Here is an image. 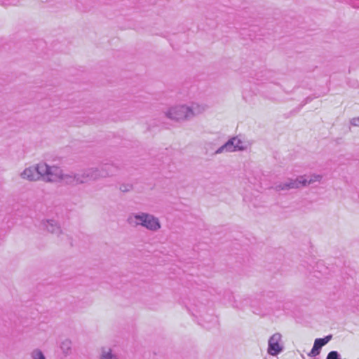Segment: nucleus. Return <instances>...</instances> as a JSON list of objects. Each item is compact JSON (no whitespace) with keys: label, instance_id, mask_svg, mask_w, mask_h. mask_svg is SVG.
I'll return each instance as SVG.
<instances>
[{"label":"nucleus","instance_id":"obj_2","mask_svg":"<svg viewBox=\"0 0 359 359\" xmlns=\"http://www.w3.org/2000/svg\"><path fill=\"white\" fill-rule=\"evenodd\" d=\"M41 180L47 183L70 185L71 172H65L58 165H51L46 162L41 161Z\"/></svg>","mask_w":359,"mask_h":359},{"label":"nucleus","instance_id":"obj_14","mask_svg":"<svg viewBox=\"0 0 359 359\" xmlns=\"http://www.w3.org/2000/svg\"><path fill=\"white\" fill-rule=\"evenodd\" d=\"M72 345V341L68 339H66L61 342L60 348H61L62 353L65 355H68L71 354Z\"/></svg>","mask_w":359,"mask_h":359},{"label":"nucleus","instance_id":"obj_20","mask_svg":"<svg viewBox=\"0 0 359 359\" xmlns=\"http://www.w3.org/2000/svg\"><path fill=\"white\" fill-rule=\"evenodd\" d=\"M350 124L355 127H359V116L351 118L350 120Z\"/></svg>","mask_w":359,"mask_h":359},{"label":"nucleus","instance_id":"obj_7","mask_svg":"<svg viewBox=\"0 0 359 359\" xmlns=\"http://www.w3.org/2000/svg\"><path fill=\"white\" fill-rule=\"evenodd\" d=\"M302 188L299 176L296 178H288L286 180L274 184V190L276 191H288L292 189Z\"/></svg>","mask_w":359,"mask_h":359},{"label":"nucleus","instance_id":"obj_11","mask_svg":"<svg viewBox=\"0 0 359 359\" xmlns=\"http://www.w3.org/2000/svg\"><path fill=\"white\" fill-rule=\"evenodd\" d=\"M238 151L237 147H236V143L234 142V137L230 138L226 143L219 147L215 152V154H219L222 153H231Z\"/></svg>","mask_w":359,"mask_h":359},{"label":"nucleus","instance_id":"obj_9","mask_svg":"<svg viewBox=\"0 0 359 359\" xmlns=\"http://www.w3.org/2000/svg\"><path fill=\"white\" fill-rule=\"evenodd\" d=\"M42 225L44 229L57 237L63 234V231L62 230L60 224L54 219H46L43 221Z\"/></svg>","mask_w":359,"mask_h":359},{"label":"nucleus","instance_id":"obj_6","mask_svg":"<svg viewBox=\"0 0 359 359\" xmlns=\"http://www.w3.org/2000/svg\"><path fill=\"white\" fill-rule=\"evenodd\" d=\"M284 349L282 342V335L279 332L273 334L268 341L267 352L269 355L276 356L281 353Z\"/></svg>","mask_w":359,"mask_h":359},{"label":"nucleus","instance_id":"obj_10","mask_svg":"<svg viewBox=\"0 0 359 359\" xmlns=\"http://www.w3.org/2000/svg\"><path fill=\"white\" fill-rule=\"evenodd\" d=\"M207 109V105L203 103L191 102L188 105L189 119L203 114Z\"/></svg>","mask_w":359,"mask_h":359},{"label":"nucleus","instance_id":"obj_17","mask_svg":"<svg viewBox=\"0 0 359 359\" xmlns=\"http://www.w3.org/2000/svg\"><path fill=\"white\" fill-rule=\"evenodd\" d=\"M326 359H341V355L337 351H332L328 353Z\"/></svg>","mask_w":359,"mask_h":359},{"label":"nucleus","instance_id":"obj_16","mask_svg":"<svg viewBox=\"0 0 359 359\" xmlns=\"http://www.w3.org/2000/svg\"><path fill=\"white\" fill-rule=\"evenodd\" d=\"M31 356L32 359H46L43 352L39 349L34 350L31 353Z\"/></svg>","mask_w":359,"mask_h":359},{"label":"nucleus","instance_id":"obj_15","mask_svg":"<svg viewBox=\"0 0 359 359\" xmlns=\"http://www.w3.org/2000/svg\"><path fill=\"white\" fill-rule=\"evenodd\" d=\"M234 142L236 143V147H237L238 151H245L248 149L247 144L241 140L238 137H234Z\"/></svg>","mask_w":359,"mask_h":359},{"label":"nucleus","instance_id":"obj_8","mask_svg":"<svg viewBox=\"0 0 359 359\" xmlns=\"http://www.w3.org/2000/svg\"><path fill=\"white\" fill-rule=\"evenodd\" d=\"M323 175L318 173L299 175L302 188L315 185L317 184H320L323 180Z\"/></svg>","mask_w":359,"mask_h":359},{"label":"nucleus","instance_id":"obj_19","mask_svg":"<svg viewBox=\"0 0 359 359\" xmlns=\"http://www.w3.org/2000/svg\"><path fill=\"white\" fill-rule=\"evenodd\" d=\"M119 189L122 192H128L133 189V185L131 184H123L120 185Z\"/></svg>","mask_w":359,"mask_h":359},{"label":"nucleus","instance_id":"obj_13","mask_svg":"<svg viewBox=\"0 0 359 359\" xmlns=\"http://www.w3.org/2000/svg\"><path fill=\"white\" fill-rule=\"evenodd\" d=\"M324 344L321 342V341L318 339H316L314 341L313 346L311 351L308 353L309 357H316L319 355L320 353V350Z\"/></svg>","mask_w":359,"mask_h":359},{"label":"nucleus","instance_id":"obj_21","mask_svg":"<svg viewBox=\"0 0 359 359\" xmlns=\"http://www.w3.org/2000/svg\"><path fill=\"white\" fill-rule=\"evenodd\" d=\"M332 335L330 334V335L325 337L324 338H319V339L321 341V342L325 346L332 339Z\"/></svg>","mask_w":359,"mask_h":359},{"label":"nucleus","instance_id":"obj_5","mask_svg":"<svg viewBox=\"0 0 359 359\" xmlns=\"http://www.w3.org/2000/svg\"><path fill=\"white\" fill-rule=\"evenodd\" d=\"M21 180L29 182L41 180V162L25 168L19 174Z\"/></svg>","mask_w":359,"mask_h":359},{"label":"nucleus","instance_id":"obj_18","mask_svg":"<svg viewBox=\"0 0 359 359\" xmlns=\"http://www.w3.org/2000/svg\"><path fill=\"white\" fill-rule=\"evenodd\" d=\"M19 0H0V4L3 6H14L17 5Z\"/></svg>","mask_w":359,"mask_h":359},{"label":"nucleus","instance_id":"obj_1","mask_svg":"<svg viewBox=\"0 0 359 359\" xmlns=\"http://www.w3.org/2000/svg\"><path fill=\"white\" fill-rule=\"evenodd\" d=\"M112 176L109 166L101 168H88L79 172H71L70 186H77L88 183L90 181H96L100 179Z\"/></svg>","mask_w":359,"mask_h":359},{"label":"nucleus","instance_id":"obj_12","mask_svg":"<svg viewBox=\"0 0 359 359\" xmlns=\"http://www.w3.org/2000/svg\"><path fill=\"white\" fill-rule=\"evenodd\" d=\"M100 359H119L118 355L109 347H102L100 349Z\"/></svg>","mask_w":359,"mask_h":359},{"label":"nucleus","instance_id":"obj_4","mask_svg":"<svg viewBox=\"0 0 359 359\" xmlns=\"http://www.w3.org/2000/svg\"><path fill=\"white\" fill-rule=\"evenodd\" d=\"M164 114L168 119L176 122L190 120L188 114V105L187 104L171 106L164 111Z\"/></svg>","mask_w":359,"mask_h":359},{"label":"nucleus","instance_id":"obj_3","mask_svg":"<svg viewBox=\"0 0 359 359\" xmlns=\"http://www.w3.org/2000/svg\"><path fill=\"white\" fill-rule=\"evenodd\" d=\"M126 221L133 227L141 226L154 232L158 231L161 228L158 218L147 212L132 213L128 215Z\"/></svg>","mask_w":359,"mask_h":359}]
</instances>
